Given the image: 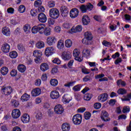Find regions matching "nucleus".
<instances>
[{
	"mask_svg": "<svg viewBox=\"0 0 131 131\" xmlns=\"http://www.w3.org/2000/svg\"><path fill=\"white\" fill-rule=\"evenodd\" d=\"M38 32L40 34H44L46 36H50L52 30L50 28H46V25L41 24L32 28V33L35 34Z\"/></svg>",
	"mask_w": 131,
	"mask_h": 131,
	"instance_id": "f257e3e1",
	"label": "nucleus"
},
{
	"mask_svg": "<svg viewBox=\"0 0 131 131\" xmlns=\"http://www.w3.org/2000/svg\"><path fill=\"white\" fill-rule=\"evenodd\" d=\"M84 38L82 39V42L84 45H91V40L93 39V34L91 32H86L84 33Z\"/></svg>",
	"mask_w": 131,
	"mask_h": 131,
	"instance_id": "f03ea898",
	"label": "nucleus"
},
{
	"mask_svg": "<svg viewBox=\"0 0 131 131\" xmlns=\"http://www.w3.org/2000/svg\"><path fill=\"white\" fill-rule=\"evenodd\" d=\"M49 16L52 19H58L60 16V12L57 8H52L49 10Z\"/></svg>",
	"mask_w": 131,
	"mask_h": 131,
	"instance_id": "7ed1b4c3",
	"label": "nucleus"
},
{
	"mask_svg": "<svg viewBox=\"0 0 131 131\" xmlns=\"http://www.w3.org/2000/svg\"><path fill=\"white\" fill-rule=\"evenodd\" d=\"M1 92L3 95H5V96H10L12 94V92H13V89L11 86H4L1 89Z\"/></svg>",
	"mask_w": 131,
	"mask_h": 131,
	"instance_id": "20e7f679",
	"label": "nucleus"
},
{
	"mask_svg": "<svg viewBox=\"0 0 131 131\" xmlns=\"http://www.w3.org/2000/svg\"><path fill=\"white\" fill-rule=\"evenodd\" d=\"M73 122L76 125H79L81 123L82 120V116L80 114H76L74 115L72 119Z\"/></svg>",
	"mask_w": 131,
	"mask_h": 131,
	"instance_id": "39448f33",
	"label": "nucleus"
},
{
	"mask_svg": "<svg viewBox=\"0 0 131 131\" xmlns=\"http://www.w3.org/2000/svg\"><path fill=\"white\" fill-rule=\"evenodd\" d=\"M33 55L34 57H36V58L34 59L35 63H38V62L41 60V56L42 55L41 51L35 50L33 52Z\"/></svg>",
	"mask_w": 131,
	"mask_h": 131,
	"instance_id": "423d86ee",
	"label": "nucleus"
},
{
	"mask_svg": "<svg viewBox=\"0 0 131 131\" xmlns=\"http://www.w3.org/2000/svg\"><path fill=\"white\" fill-rule=\"evenodd\" d=\"M57 38L55 36H48L47 39V43L48 46H54L57 41Z\"/></svg>",
	"mask_w": 131,
	"mask_h": 131,
	"instance_id": "0eeeda50",
	"label": "nucleus"
},
{
	"mask_svg": "<svg viewBox=\"0 0 131 131\" xmlns=\"http://www.w3.org/2000/svg\"><path fill=\"white\" fill-rule=\"evenodd\" d=\"M60 13L62 17H67L69 14V10L66 6H62L60 8Z\"/></svg>",
	"mask_w": 131,
	"mask_h": 131,
	"instance_id": "6e6552de",
	"label": "nucleus"
},
{
	"mask_svg": "<svg viewBox=\"0 0 131 131\" xmlns=\"http://www.w3.org/2000/svg\"><path fill=\"white\" fill-rule=\"evenodd\" d=\"M54 112L56 114H62L64 112V108L61 104H57L54 107Z\"/></svg>",
	"mask_w": 131,
	"mask_h": 131,
	"instance_id": "1a4fd4ad",
	"label": "nucleus"
},
{
	"mask_svg": "<svg viewBox=\"0 0 131 131\" xmlns=\"http://www.w3.org/2000/svg\"><path fill=\"white\" fill-rule=\"evenodd\" d=\"M79 14V11H78V9L76 8H73L71 10L70 12V16L71 18L74 19V18H76V17L78 16Z\"/></svg>",
	"mask_w": 131,
	"mask_h": 131,
	"instance_id": "9d476101",
	"label": "nucleus"
},
{
	"mask_svg": "<svg viewBox=\"0 0 131 131\" xmlns=\"http://www.w3.org/2000/svg\"><path fill=\"white\" fill-rule=\"evenodd\" d=\"M71 53L69 51L68 52H63L61 55V58L64 61H68V60H70L71 59Z\"/></svg>",
	"mask_w": 131,
	"mask_h": 131,
	"instance_id": "9b49d317",
	"label": "nucleus"
},
{
	"mask_svg": "<svg viewBox=\"0 0 131 131\" xmlns=\"http://www.w3.org/2000/svg\"><path fill=\"white\" fill-rule=\"evenodd\" d=\"M11 115L13 118L15 119H17V118H19L20 117V115H21V112L18 108L14 109L12 111Z\"/></svg>",
	"mask_w": 131,
	"mask_h": 131,
	"instance_id": "f8f14e48",
	"label": "nucleus"
},
{
	"mask_svg": "<svg viewBox=\"0 0 131 131\" xmlns=\"http://www.w3.org/2000/svg\"><path fill=\"white\" fill-rule=\"evenodd\" d=\"M38 20L39 22H41V23H46L47 20V15L43 13H40L38 15Z\"/></svg>",
	"mask_w": 131,
	"mask_h": 131,
	"instance_id": "ddd939ff",
	"label": "nucleus"
},
{
	"mask_svg": "<svg viewBox=\"0 0 131 131\" xmlns=\"http://www.w3.org/2000/svg\"><path fill=\"white\" fill-rule=\"evenodd\" d=\"M21 120L23 123H28L30 121V116L28 114H24L21 117Z\"/></svg>",
	"mask_w": 131,
	"mask_h": 131,
	"instance_id": "4468645a",
	"label": "nucleus"
},
{
	"mask_svg": "<svg viewBox=\"0 0 131 131\" xmlns=\"http://www.w3.org/2000/svg\"><path fill=\"white\" fill-rule=\"evenodd\" d=\"M11 49V46L8 43H4L2 45L1 50L3 53H9L10 52V50Z\"/></svg>",
	"mask_w": 131,
	"mask_h": 131,
	"instance_id": "2eb2a0df",
	"label": "nucleus"
},
{
	"mask_svg": "<svg viewBox=\"0 0 131 131\" xmlns=\"http://www.w3.org/2000/svg\"><path fill=\"white\" fill-rule=\"evenodd\" d=\"M2 32L4 35L6 36H10L11 35V30L8 27H4L2 28Z\"/></svg>",
	"mask_w": 131,
	"mask_h": 131,
	"instance_id": "dca6fc26",
	"label": "nucleus"
},
{
	"mask_svg": "<svg viewBox=\"0 0 131 131\" xmlns=\"http://www.w3.org/2000/svg\"><path fill=\"white\" fill-rule=\"evenodd\" d=\"M95 79H99V81H100V82L107 81L108 80V78L105 77V75L104 74H100L96 75L95 76Z\"/></svg>",
	"mask_w": 131,
	"mask_h": 131,
	"instance_id": "f3484780",
	"label": "nucleus"
},
{
	"mask_svg": "<svg viewBox=\"0 0 131 131\" xmlns=\"http://www.w3.org/2000/svg\"><path fill=\"white\" fill-rule=\"evenodd\" d=\"M108 99V94L107 93H103L99 95L98 97V101H100V102H105Z\"/></svg>",
	"mask_w": 131,
	"mask_h": 131,
	"instance_id": "a211bd4d",
	"label": "nucleus"
},
{
	"mask_svg": "<svg viewBox=\"0 0 131 131\" xmlns=\"http://www.w3.org/2000/svg\"><path fill=\"white\" fill-rule=\"evenodd\" d=\"M108 116H109L108 113L104 111L102 112L101 118L102 120H103V121H110V118H108Z\"/></svg>",
	"mask_w": 131,
	"mask_h": 131,
	"instance_id": "6ab92c4d",
	"label": "nucleus"
},
{
	"mask_svg": "<svg viewBox=\"0 0 131 131\" xmlns=\"http://www.w3.org/2000/svg\"><path fill=\"white\" fill-rule=\"evenodd\" d=\"M41 93V90L39 88L34 89L31 92L32 97H37L40 95Z\"/></svg>",
	"mask_w": 131,
	"mask_h": 131,
	"instance_id": "aec40b11",
	"label": "nucleus"
},
{
	"mask_svg": "<svg viewBox=\"0 0 131 131\" xmlns=\"http://www.w3.org/2000/svg\"><path fill=\"white\" fill-rule=\"evenodd\" d=\"M50 97L51 99H53V100H56L60 97V94H59V92L57 91H52L50 93Z\"/></svg>",
	"mask_w": 131,
	"mask_h": 131,
	"instance_id": "412c9836",
	"label": "nucleus"
},
{
	"mask_svg": "<svg viewBox=\"0 0 131 131\" xmlns=\"http://www.w3.org/2000/svg\"><path fill=\"white\" fill-rule=\"evenodd\" d=\"M54 48L53 47H48L45 49V55L47 57H50L51 55H53V52Z\"/></svg>",
	"mask_w": 131,
	"mask_h": 131,
	"instance_id": "4be33fe9",
	"label": "nucleus"
},
{
	"mask_svg": "<svg viewBox=\"0 0 131 131\" xmlns=\"http://www.w3.org/2000/svg\"><path fill=\"white\" fill-rule=\"evenodd\" d=\"M49 64L46 62L41 63L40 66V70L41 71H42V72H46L47 70H49Z\"/></svg>",
	"mask_w": 131,
	"mask_h": 131,
	"instance_id": "5701e85b",
	"label": "nucleus"
},
{
	"mask_svg": "<svg viewBox=\"0 0 131 131\" xmlns=\"http://www.w3.org/2000/svg\"><path fill=\"white\" fill-rule=\"evenodd\" d=\"M62 101L63 103L66 104L67 103H69L71 101V97L68 94H65L62 96Z\"/></svg>",
	"mask_w": 131,
	"mask_h": 131,
	"instance_id": "b1692460",
	"label": "nucleus"
},
{
	"mask_svg": "<svg viewBox=\"0 0 131 131\" xmlns=\"http://www.w3.org/2000/svg\"><path fill=\"white\" fill-rule=\"evenodd\" d=\"M82 30V26L80 25L77 26L75 28H72L71 29V31L72 32H74V33L76 32H80Z\"/></svg>",
	"mask_w": 131,
	"mask_h": 131,
	"instance_id": "393cba45",
	"label": "nucleus"
},
{
	"mask_svg": "<svg viewBox=\"0 0 131 131\" xmlns=\"http://www.w3.org/2000/svg\"><path fill=\"white\" fill-rule=\"evenodd\" d=\"M82 22L83 25H88L91 22V19H90V17L88 15H84L82 18Z\"/></svg>",
	"mask_w": 131,
	"mask_h": 131,
	"instance_id": "a878e982",
	"label": "nucleus"
},
{
	"mask_svg": "<svg viewBox=\"0 0 131 131\" xmlns=\"http://www.w3.org/2000/svg\"><path fill=\"white\" fill-rule=\"evenodd\" d=\"M30 99V95L27 94V93L24 94L21 98L20 100L22 102H26Z\"/></svg>",
	"mask_w": 131,
	"mask_h": 131,
	"instance_id": "bb28decb",
	"label": "nucleus"
},
{
	"mask_svg": "<svg viewBox=\"0 0 131 131\" xmlns=\"http://www.w3.org/2000/svg\"><path fill=\"white\" fill-rule=\"evenodd\" d=\"M61 128L63 131H69L70 130V124L68 123H64L61 125Z\"/></svg>",
	"mask_w": 131,
	"mask_h": 131,
	"instance_id": "cd10ccee",
	"label": "nucleus"
},
{
	"mask_svg": "<svg viewBox=\"0 0 131 131\" xmlns=\"http://www.w3.org/2000/svg\"><path fill=\"white\" fill-rule=\"evenodd\" d=\"M17 70L19 72H21V73H24V72H25L26 71V67L24 66V64H19L17 66Z\"/></svg>",
	"mask_w": 131,
	"mask_h": 131,
	"instance_id": "c85d7f7f",
	"label": "nucleus"
},
{
	"mask_svg": "<svg viewBox=\"0 0 131 131\" xmlns=\"http://www.w3.org/2000/svg\"><path fill=\"white\" fill-rule=\"evenodd\" d=\"M11 106H12V107H14V108H17V107H18L19 105H20L19 101L15 99L11 100Z\"/></svg>",
	"mask_w": 131,
	"mask_h": 131,
	"instance_id": "c756f323",
	"label": "nucleus"
},
{
	"mask_svg": "<svg viewBox=\"0 0 131 131\" xmlns=\"http://www.w3.org/2000/svg\"><path fill=\"white\" fill-rule=\"evenodd\" d=\"M36 48L37 49H42V48H45V43L41 41H38L36 43Z\"/></svg>",
	"mask_w": 131,
	"mask_h": 131,
	"instance_id": "7c9ffc66",
	"label": "nucleus"
},
{
	"mask_svg": "<svg viewBox=\"0 0 131 131\" xmlns=\"http://www.w3.org/2000/svg\"><path fill=\"white\" fill-rule=\"evenodd\" d=\"M8 72H9V69H8V68L4 67L1 68V73L2 75H6V74H8Z\"/></svg>",
	"mask_w": 131,
	"mask_h": 131,
	"instance_id": "2f4dec72",
	"label": "nucleus"
},
{
	"mask_svg": "<svg viewBox=\"0 0 131 131\" xmlns=\"http://www.w3.org/2000/svg\"><path fill=\"white\" fill-rule=\"evenodd\" d=\"M58 49H61L64 48V41L62 39L59 40L57 45Z\"/></svg>",
	"mask_w": 131,
	"mask_h": 131,
	"instance_id": "473e14b6",
	"label": "nucleus"
},
{
	"mask_svg": "<svg viewBox=\"0 0 131 131\" xmlns=\"http://www.w3.org/2000/svg\"><path fill=\"white\" fill-rule=\"evenodd\" d=\"M18 56V53L16 51H12L9 53V57L12 59H15Z\"/></svg>",
	"mask_w": 131,
	"mask_h": 131,
	"instance_id": "72a5a7b5",
	"label": "nucleus"
},
{
	"mask_svg": "<svg viewBox=\"0 0 131 131\" xmlns=\"http://www.w3.org/2000/svg\"><path fill=\"white\" fill-rule=\"evenodd\" d=\"M92 98H93L92 94H86L84 95L83 99L85 101H90Z\"/></svg>",
	"mask_w": 131,
	"mask_h": 131,
	"instance_id": "f704fd0d",
	"label": "nucleus"
},
{
	"mask_svg": "<svg viewBox=\"0 0 131 131\" xmlns=\"http://www.w3.org/2000/svg\"><path fill=\"white\" fill-rule=\"evenodd\" d=\"M35 118L37 120H41L42 119V113L40 112H37L36 114Z\"/></svg>",
	"mask_w": 131,
	"mask_h": 131,
	"instance_id": "c9c22d12",
	"label": "nucleus"
},
{
	"mask_svg": "<svg viewBox=\"0 0 131 131\" xmlns=\"http://www.w3.org/2000/svg\"><path fill=\"white\" fill-rule=\"evenodd\" d=\"M26 10V8H25V6L23 5H21L19 6L18 11L20 13H23L24 12H25V10Z\"/></svg>",
	"mask_w": 131,
	"mask_h": 131,
	"instance_id": "e433bc0d",
	"label": "nucleus"
},
{
	"mask_svg": "<svg viewBox=\"0 0 131 131\" xmlns=\"http://www.w3.org/2000/svg\"><path fill=\"white\" fill-rule=\"evenodd\" d=\"M58 80L56 79H52L50 80V84H51V85H53V86H56L58 85Z\"/></svg>",
	"mask_w": 131,
	"mask_h": 131,
	"instance_id": "4c0bfd02",
	"label": "nucleus"
},
{
	"mask_svg": "<svg viewBox=\"0 0 131 131\" xmlns=\"http://www.w3.org/2000/svg\"><path fill=\"white\" fill-rule=\"evenodd\" d=\"M82 54L84 57H89L91 55L90 50L88 49H84L82 51Z\"/></svg>",
	"mask_w": 131,
	"mask_h": 131,
	"instance_id": "58836bf2",
	"label": "nucleus"
},
{
	"mask_svg": "<svg viewBox=\"0 0 131 131\" xmlns=\"http://www.w3.org/2000/svg\"><path fill=\"white\" fill-rule=\"evenodd\" d=\"M65 46L67 48H71L72 46V41L70 39H67L65 41Z\"/></svg>",
	"mask_w": 131,
	"mask_h": 131,
	"instance_id": "ea45409f",
	"label": "nucleus"
},
{
	"mask_svg": "<svg viewBox=\"0 0 131 131\" xmlns=\"http://www.w3.org/2000/svg\"><path fill=\"white\" fill-rule=\"evenodd\" d=\"M117 84L118 86L121 84L122 86H125V85H126V83H125V81H122L121 79H119L117 81Z\"/></svg>",
	"mask_w": 131,
	"mask_h": 131,
	"instance_id": "a19ab883",
	"label": "nucleus"
},
{
	"mask_svg": "<svg viewBox=\"0 0 131 131\" xmlns=\"http://www.w3.org/2000/svg\"><path fill=\"white\" fill-rule=\"evenodd\" d=\"M117 93L119 95H124V94H126V90L124 89L120 88L118 90Z\"/></svg>",
	"mask_w": 131,
	"mask_h": 131,
	"instance_id": "79ce46f5",
	"label": "nucleus"
},
{
	"mask_svg": "<svg viewBox=\"0 0 131 131\" xmlns=\"http://www.w3.org/2000/svg\"><path fill=\"white\" fill-rule=\"evenodd\" d=\"M81 87V84H78L77 85L74 86L73 88V90L74 92H79V91H80Z\"/></svg>",
	"mask_w": 131,
	"mask_h": 131,
	"instance_id": "37998d69",
	"label": "nucleus"
},
{
	"mask_svg": "<svg viewBox=\"0 0 131 131\" xmlns=\"http://www.w3.org/2000/svg\"><path fill=\"white\" fill-rule=\"evenodd\" d=\"M129 111H130V108L128 106H124L123 108V110H122L123 113H128Z\"/></svg>",
	"mask_w": 131,
	"mask_h": 131,
	"instance_id": "c03bdc74",
	"label": "nucleus"
},
{
	"mask_svg": "<svg viewBox=\"0 0 131 131\" xmlns=\"http://www.w3.org/2000/svg\"><path fill=\"white\" fill-rule=\"evenodd\" d=\"M30 14L33 17H35L37 15V10L36 9H33L30 11Z\"/></svg>",
	"mask_w": 131,
	"mask_h": 131,
	"instance_id": "a18cd8bd",
	"label": "nucleus"
},
{
	"mask_svg": "<svg viewBox=\"0 0 131 131\" xmlns=\"http://www.w3.org/2000/svg\"><path fill=\"white\" fill-rule=\"evenodd\" d=\"M31 28L30 27V25L29 24H26L24 26V30L25 32H26L27 31H30Z\"/></svg>",
	"mask_w": 131,
	"mask_h": 131,
	"instance_id": "49530a36",
	"label": "nucleus"
},
{
	"mask_svg": "<svg viewBox=\"0 0 131 131\" xmlns=\"http://www.w3.org/2000/svg\"><path fill=\"white\" fill-rule=\"evenodd\" d=\"M94 19L98 22H102V16H101V15H95L94 16Z\"/></svg>",
	"mask_w": 131,
	"mask_h": 131,
	"instance_id": "de8ad7c7",
	"label": "nucleus"
},
{
	"mask_svg": "<svg viewBox=\"0 0 131 131\" xmlns=\"http://www.w3.org/2000/svg\"><path fill=\"white\" fill-rule=\"evenodd\" d=\"M80 10L81 11L82 13H86V11H88V9L86 8V6L82 5L80 7Z\"/></svg>",
	"mask_w": 131,
	"mask_h": 131,
	"instance_id": "09e8293b",
	"label": "nucleus"
},
{
	"mask_svg": "<svg viewBox=\"0 0 131 131\" xmlns=\"http://www.w3.org/2000/svg\"><path fill=\"white\" fill-rule=\"evenodd\" d=\"M92 114L90 112H86L84 113V117L86 120H89L91 118Z\"/></svg>",
	"mask_w": 131,
	"mask_h": 131,
	"instance_id": "8fccbe9b",
	"label": "nucleus"
},
{
	"mask_svg": "<svg viewBox=\"0 0 131 131\" xmlns=\"http://www.w3.org/2000/svg\"><path fill=\"white\" fill-rule=\"evenodd\" d=\"M79 50L78 49H74L73 51V56L75 58H76V57H78L79 56Z\"/></svg>",
	"mask_w": 131,
	"mask_h": 131,
	"instance_id": "3c124183",
	"label": "nucleus"
},
{
	"mask_svg": "<svg viewBox=\"0 0 131 131\" xmlns=\"http://www.w3.org/2000/svg\"><path fill=\"white\" fill-rule=\"evenodd\" d=\"M41 4H42L41 0H37L34 2V7L37 8V7L41 6Z\"/></svg>",
	"mask_w": 131,
	"mask_h": 131,
	"instance_id": "603ef678",
	"label": "nucleus"
},
{
	"mask_svg": "<svg viewBox=\"0 0 131 131\" xmlns=\"http://www.w3.org/2000/svg\"><path fill=\"white\" fill-rule=\"evenodd\" d=\"M17 49L20 52H24L25 51V48L21 44L17 45Z\"/></svg>",
	"mask_w": 131,
	"mask_h": 131,
	"instance_id": "864d4df0",
	"label": "nucleus"
},
{
	"mask_svg": "<svg viewBox=\"0 0 131 131\" xmlns=\"http://www.w3.org/2000/svg\"><path fill=\"white\" fill-rule=\"evenodd\" d=\"M10 23L12 25H16L18 24V21L17 20V18H13L10 20Z\"/></svg>",
	"mask_w": 131,
	"mask_h": 131,
	"instance_id": "5fc2aeb1",
	"label": "nucleus"
},
{
	"mask_svg": "<svg viewBox=\"0 0 131 131\" xmlns=\"http://www.w3.org/2000/svg\"><path fill=\"white\" fill-rule=\"evenodd\" d=\"M102 45L104 46V47H111L112 44L110 42H108L106 40H103L102 42Z\"/></svg>",
	"mask_w": 131,
	"mask_h": 131,
	"instance_id": "6e6d98bb",
	"label": "nucleus"
},
{
	"mask_svg": "<svg viewBox=\"0 0 131 131\" xmlns=\"http://www.w3.org/2000/svg\"><path fill=\"white\" fill-rule=\"evenodd\" d=\"M101 106H102V104H101V103H98V102L95 103L94 105V107L95 109H97V110L100 109V108H101Z\"/></svg>",
	"mask_w": 131,
	"mask_h": 131,
	"instance_id": "4d7b16f0",
	"label": "nucleus"
},
{
	"mask_svg": "<svg viewBox=\"0 0 131 131\" xmlns=\"http://www.w3.org/2000/svg\"><path fill=\"white\" fill-rule=\"evenodd\" d=\"M32 61H33V60L31 57H27L26 62H27V63L28 64V65H30L31 64H32Z\"/></svg>",
	"mask_w": 131,
	"mask_h": 131,
	"instance_id": "13d9d810",
	"label": "nucleus"
},
{
	"mask_svg": "<svg viewBox=\"0 0 131 131\" xmlns=\"http://www.w3.org/2000/svg\"><path fill=\"white\" fill-rule=\"evenodd\" d=\"M53 62L55 64H57V65H60L61 64V60L59 58H56L53 60Z\"/></svg>",
	"mask_w": 131,
	"mask_h": 131,
	"instance_id": "bf43d9fd",
	"label": "nucleus"
},
{
	"mask_svg": "<svg viewBox=\"0 0 131 131\" xmlns=\"http://www.w3.org/2000/svg\"><path fill=\"white\" fill-rule=\"evenodd\" d=\"M76 81H72L69 82L66 84H64V86H67L68 88H70V86H73L74 85V83H75Z\"/></svg>",
	"mask_w": 131,
	"mask_h": 131,
	"instance_id": "052dcab7",
	"label": "nucleus"
},
{
	"mask_svg": "<svg viewBox=\"0 0 131 131\" xmlns=\"http://www.w3.org/2000/svg\"><path fill=\"white\" fill-rule=\"evenodd\" d=\"M14 12H15V9L12 7H10L7 9V13L8 14H14Z\"/></svg>",
	"mask_w": 131,
	"mask_h": 131,
	"instance_id": "680f3d73",
	"label": "nucleus"
},
{
	"mask_svg": "<svg viewBox=\"0 0 131 131\" xmlns=\"http://www.w3.org/2000/svg\"><path fill=\"white\" fill-rule=\"evenodd\" d=\"M81 71L84 74H90V72L88 71V70L85 67L81 68Z\"/></svg>",
	"mask_w": 131,
	"mask_h": 131,
	"instance_id": "e2e57ef3",
	"label": "nucleus"
},
{
	"mask_svg": "<svg viewBox=\"0 0 131 131\" xmlns=\"http://www.w3.org/2000/svg\"><path fill=\"white\" fill-rule=\"evenodd\" d=\"M122 62V59L121 58L118 57L115 61V64L116 65H118L119 63H121Z\"/></svg>",
	"mask_w": 131,
	"mask_h": 131,
	"instance_id": "0e129e2a",
	"label": "nucleus"
},
{
	"mask_svg": "<svg viewBox=\"0 0 131 131\" xmlns=\"http://www.w3.org/2000/svg\"><path fill=\"white\" fill-rule=\"evenodd\" d=\"M86 7L87 8V10H89V11H92V10H93L94 8V6L91 4H89L86 5Z\"/></svg>",
	"mask_w": 131,
	"mask_h": 131,
	"instance_id": "69168bd1",
	"label": "nucleus"
},
{
	"mask_svg": "<svg viewBox=\"0 0 131 131\" xmlns=\"http://www.w3.org/2000/svg\"><path fill=\"white\" fill-rule=\"evenodd\" d=\"M48 7L49 8H54V7H55V2L53 1L49 2L48 3Z\"/></svg>",
	"mask_w": 131,
	"mask_h": 131,
	"instance_id": "338daca9",
	"label": "nucleus"
},
{
	"mask_svg": "<svg viewBox=\"0 0 131 131\" xmlns=\"http://www.w3.org/2000/svg\"><path fill=\"white\" fill-rule=\"evenodd\" d=\"M11 76H16L17 75V70H12L10 73Z\"/></svg>",
	"mask_w": 131,
	"mask_h": 131,
	"instance_id": "774afa93",
	"label": "nucleus"
}]
</instances>
